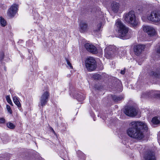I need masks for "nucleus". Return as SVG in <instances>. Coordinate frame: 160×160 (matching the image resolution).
<instances>
[{
	"label": "nucleus",
	"mask_w": 160,
	"mask_h": 160,
	"mask_svg": "<svg viewBox=\"0 0 160 160\" xmlns=\"http://www.w3.org/2000/svg\"><path fill=\"white\" fill-rule=\"evenodd\" d=\"M143 158L144 160H156L155 152L151 150H147L144 152Z\"/></svg>",
	"instance_id": "nucleus-9"
},
{
	"label": "nucleus",
	"mask_w": 160,
	"mask_h": 160,
	"mask_svg": "<svg viewBox=\"0 0 160 160\" xmlns=\"http://www.w3.org/2000/svg\"><path fill=\"white\" fill-rule=\"evenodd\" d=\"M0 23L2 27H5L7 25V22L3 18L0 17Z\"/></svg>",
	"instance_id": "nucleus-21"
},
{
	"label": "nucleus",
	"mask_w": 160,
	"mask_h": 160,
	"mask_svg": "<svg viewBox=\"0 0 160 160\" xmlns=\"http://www.w3.org/2000/svg\"><path fill=\"white\" fill-rule=\"evenodd\" d=\"M130 127L127 130L128 135L134 139L140 140L144 137V132L147 131L148 127L143 122H132L130 123Z\"/></svg>",
	"instance_id": "nucleus-1"
},
{
	"label": "nucleus",
	"mask_w": 160,
	"mask_h": 160,
	"mask_svg": "<svg viewBox=\"0 0 160 160\" xmlns=\"http://www.w3.org/2000/svg\"><path fill=\"white\" fill-rule=\"evenodd\" d=\"M151 75L152 76H154L156 77H157L158 76V74L156 72L153 71L152 72L150 73Z\"/></svg>",
	"instance_id": "nucleus-27"
},
{
	"label": "nucleus",
	"mask_w": 160,
	"mask_h": 160,
	"mask_svg": "<svg viewBox=\"0 0 160 160\" xmlns=\"http://www.w3.org/2000/svg\"><path fill=\"white\" fill-rule=\"evenodd\" d=\"M111 7L112 11L114 12H118L119 8V4L116 2H113L111 5Z\"/></svg>",
	"instance_id": "nucleus-16"
},
{
	"label": "nucleus",
	"mask_w": 160,
	"mask_h": 160,
	"mask_svg": "<svg viewBox=\"0 0 160 160\" xmlns=\"http://www.w3.org/2000/svg\"><path fill=\"white\" fill-rule=\"evenodd\" d=\"M51 130L53 131V132L54 133H55V131H54V130H53V129L52 128H51Z\"/></svg>",
	"instance_id": "nucleus-33"
},
{
	"label": "nucleus",
	"mask_w": 160,
	"mask_h": 160,
	"mask_svg": "<svg viewBox=\"0 0 160 160\" xmlns=\"http://www.w3.org/2000/svg\"><path fill=\"white\" fill-rule=\"evenodd\" d=\"M6 99L7 102L9 103L10 105H12V102L10 98V97L9 96L7 95L6 96Z\"/></svg>",
	"instance_id": "nucleus-26"
},
{
	"label": "nucleus",
	"mask_w": 160,
	"mask_h": 160,
	"mask_svg": "<svg viewBox=\"0 0 160 160\" xmlns=\"http://www.w3.org/2000/svg\"><path fill=\"white\" fill-rule=\"evenodd\" d=\"M152 122L154 124H160V120H159L157 117H155L152 118Z\"/></svg>",
	"instance_id": "nucleus-19"
},
{
	"label": "nucleus",
	"mask_w": 160,
	"mask_h": 160,
	"mask_svg": "<svg viewBox=\"0 0 160 160\" xmlns=\"http://www.w3.org/2000/svg\"><path fill=\"white\" fill-rule=\"evenodd\" d=\"M8 127L9 128L13 129L15 127V126L12 123L9 122L7 123Z\"/></svg>",
	"instance_id": "nucleus-24"
},
{
	"label": "nucleus",
	"mask_w": 160,
	"mask_h": 160,
	"mask_svg": "<svg viewBox=\"0 0 160 160\" xmlns=\"http://www.w3.org/2000/svg\"><path fill=\"white\" fill-rule=\"evenodd\" d=\"M112 99L115 102H118L122 100L123 99V97L121 96H118L115 95L112 96Z\"/></svg>",
	"instance_id": "nucleus-18"
},
{
	"label": "nucleus",
	"mask_w": 160,
	"mask_h": 160,
	"mask_svg": "<svg viewBox=\"0 0 160 160\" xmlns=\"http://www.w3.org/2000/svg\"><path fill=\"white\" fill-rule=\"evenodd\" d=\"M74 97L79 101H82L85 98V97L83 94H80L78 93H75L74 95Z\"/></svg>",
	"instance_id": "nucleus-17"
},
{
	"label": "nucleus",
	"mask_w": 160,
	"mask_h": 160,
	"mask_svg": "<svg viewBox=\"0 0 160 160\" xmlns=\"http://www.w3.org/2000/svg\"><path fill=\"white\" fill-rule=\"evenodd\" d=\"M0 160H1V159H0Z\"/></svg>",
	"instance_id": "nucleus-35"
},
{
	"label": "nucleus",
	"mask_w": 160,
	"mask_h": 160,
	"mask_svg": "<svg viewBox=\"0 0 160 160\" xmlns=\"http://www.w3.org/2000/svg\"><path fill=\"white\" fill-rule=\"evenodd\" d=\"M148 19L152 22H157L160 21V11H155L151 12L150 14L147 16Z\"/></svg>",
	"instance_id": "nucleus-5"
},
{
	"label": "nucleus",
	"mask_w": 160,
	"mask_h": 160,
	"mask_svg": "<svg viewBox=\"0 0 160 160\" xmlns=\"http://www.w3.org/2000/svg\"><path fill=\"white\" fill-rule=\"evenodd\" d=\"M116 25L118 28L119 37L123 39L128 38L127 35L128 31V28L124 25L119 19L117 20Z\"/></svg>",
	"instance_id": "nucleus-2"
},
{
	"label": "nucleus",
	"mask_w": 160,
	"mask_h": 160,
	"mask_svg": "<svg viewBox=\"0 0 160 160\" xmlns=\"http://www.w3.org/2000/svg\"><path fill=\"white\" fill-rule=\"evenodd\" d=\"M5 120L3 118H0V123H3L5 122Z\"/></svg>",
	"instance_id": "nucleus-30"
},
{
	"label": "nucleus",
	"mask_w": 160,
	"mask_h": 160,
	"mask_svg": "<svg viewBox=\"0 0 160 160\" xmlns=\"http://www.w3.org/2000/svg\"><path fill=\"white\" fill-rule=\"evenodd\" d=\"M124 20L127 23L135 26L137 25L138 23V21L136 19L135 12L132 10L126 14Z\"/></svg>",
	"instance_id": "nucleus-3"
},
{
	"label": "nucleus",
	"mask_w": 160,
	"mask_h": 160,
	"mask_svg": "<svg viewBox=\"0 0 160 160\" xmlns=\"http://www.w3.org/2000/svg\"><path fill=\"white\" fill-rule=\"evenodd\" d=\"M102 23L101 22L97 25V29L95 30L96 32H98L101 30V28L102 26Z\"/></svg>",
	"instance_id": "nucleus-23"
},
{
	"label": "nucleus",
	"mask_w": 160,
	"mask_h": 160,
	"mask_svg": "<svg viewBox=\"0 0 160 160\" xmlns=\"http://www.w3.org/2000/svg\"><path fill=\"white\" fill-rule=\"evenodd\" d=\"M124 112L126 115L131 117H134L137 114V110L132 106H126Z\"/></svg>",
	"instance_id": "nucleus-6"
},
{
	"label": "nucleus",
	"mask_w": 160,
	"mask_h": 160,
	"mask_svg": "<svg viewBox=\"0 0 160 160\" xmlns=\"http://www.w3.org/2000/svg\"><path fill=\"white\" fill-rule=\"evenodd\" d=\"M84 47L90 53L95 54L98 52L97 48L91 44L86 43L85 44Z\"/></svg>",
	"instance_id": "nucleus-12"
},
{
	"label": "nucleus",
	"mask_w": 160,
	"mask_h": 160,
	"mask_svg": "<svg viewBox=\"0 0 160 160\" xmlns=\"http://www.w3.org/2000/svg\"><path fill=\"white\" fill-rule=\"evenodd\" d=\"M145 45H143L138 44L134 46V52L137 55H139L144 50Z\"/></svg>",
	"instance_id": "nucleus-13"
},
{
	"label": "nucleus",
	"mask_w": 160,
	"mask_h": 160,
	"mask_svg": "<svg viewBox=\"0 0 160 160\" xmlns=\"http://www.w3.org/2000/svg\"><path fill=\"white\" fill-rule=\"evenodd\" d=\"M19 5L16 4L12 5L8 9L7 14L8 16L11 18L13 17L17 13Z\"/></svg>",
	"instance_id": "nucleus-8"
},
{
	"label": "nucleus",
	"mask_w": 160,
	"mask_h": 160,
	"mask_svg": "<svg viewBox=\"0 0 160 160\" xmlns=\"http://www.w3.org/2000/svg\"><path fill=\"white\" fill-rule=\"evenodd\" d=\"M3 141L4 143H5L6 142L5 141H4V140H3Z\"/></svg>",
	"instance_id": "nucleus-34"
},
{
	"label": "nucleus",
	"mask_w": 160,
	"mask_h": 160,
	"mask_svg": "<svg viewBox=\"0 0 160 160\" xmlns=\"http://www.w3.org/2000/svg\"><path fill=\"white\" fill-rule=\"evenodd\" d=\"M65 59L67 61L68 65L71 68H72V66L71 64L70 63L69 60L66 58H65Z\"/></svg>",
	"instance_id": "nucleus-28"
},
{
	"label": "nucleus",
	"mask_w": 160,
	"mask_h": 160,
	"mask_svg": "<svg viewBox=\"0 0 160 160\" xmlns=\"http://www.w3.org/2000/svg\"><path fill=\"white\" fill-rule=\"evenodd\" d=\"M125 69L123 70H122L121 71L120 73L122 74H124L125 73Z\"/></svg>",
	"instance_id": "nucleus-32"
},
{
	"label": "nucleus",
	"mask_w": 160,
	"mask_h": 160,
	"mask_svg": "<svg viewBox=\"0 0 160 160\" xmlns=\"http://www.w3.org/2000/svg\"><path fill=\"white\" fill-rule=\"evenodd\" d=\"M13 99L14 103L17 106L18 108L20 107V102L18 100V98L14 96L13 98Z\"/></svg>",
	"instance_id": "nucleus-20"
},
{
	"label": "nucleus",
	"mask_w": 160,
	"mask_h": 160,
	"mask_svg": "<svg viewBox=\"0 0 160 160\" xmlns=\"http://www.w3.org/2000/svg\"><path fill=\"white\" fill-rule=\"evenodd\" d=\"M7 108L8 111L11 114L12 113V110L11 109L9 105H7Z\"/></svg>",
	"instance_id": "nucleus-29"
},
{
	"label": "nucleus",
	"mask_w": 160,
	"mask_h": 160,
	"mask_svg": "<svg viewBox=\"0 0 160 160\" xmlns=\"http://www.w3.org/2000/svg\"><path fill=\"white\" fill-rule=\"evenodd\" d=\"M114 46H110L106 48L105 50V56L108 59H110L113 56L115 51Z\"/></svg>",
	"instance_id": "nucleus-10"
},
{
	"label": "nucleus",
	"mask_w": 160,
	"mask_h": 160,
	"mask_svg": "<svg viewBox=\"0 0 160 160\" xmlns=\"http://www.w3.org/2000/svg\"><path fill=\"white\" fill-rule=\"evenodd\" d=\"M49 94L48 92L46 91L42 95L40 99V104L42 108L45 106L47 103Z\"/></svg>",
	"instance_id": "nucleus-11"
},
{
	"label": "nucleus",
	"mask_w": 160,
	"mask_h": 160,
	"mask_svg": "<svg viewBox=\"0 0 160 160\" xmlns=\"http://www.w3.org/2000/svg\"><path fill=\"white\" fill-rule=\"evenodd\" d=\"M4 57V53L2 51L0 52V61H2Z\"/></svg>",
	"instance_id": "nucleus-25"
},
{
	"label": "nucleus",
	"mask_w": 160,
	"mask_h": 160,
	"mask_svg": "<svg viewBox=\"0 0 160 160\" xmlns=\"http://www.w3.org/2000/svg\"><path fill=\"white\" fill-rule=\"evenodd\" d=\"M143 30L146 32L149 35L153 36L156 33L155 29L152 27L146 26L143 27Z\"/></svg>",
	"instance_id": "nucleus-14"
},
{
	"label": "nucleus",
	"mask_w": 160,
	"mask_h": 160,
	"mask_svg": "<svg viewBox=\"0 0 160 160\" xmlns=\"http://www.w3.org/2000/svg\"><path fill=\"white\" fill-rule=\"evenodd\" d=\"M157 52L160 55V46L158 47L157 50Z\"/></svg>",
	"instance_id": "nucleus-31"
},
{
	"label": "nucleus",
	"mask_w": 160,
	"mask_h": 160,
	"mask_svg": "<svg viewBox=\"0 0 160 160\" xmlns=\"http://www.w3.org/2000/svg\"><path fill=\"white\" fill-rule=\"evenodd\" d=\"M142 97L160 98V91H151L142 94Z\"/></svg>",
	"instance_id": "nucleus-7"
},
{
	"label": "nucleus",
	"mask_w": 160,
	"mask_h": 160,
	"mask_svg": "<svg viewBox=\"0 0 160 160\" xmlns=\"http://www.w3.org/2000/svg\"><path fill=\"white\" fill-rule=\"evenodd\" d=\"M92 77L94 80H99L101 79V75L99 74L95 73L93 74Z\"/></svg>",
	"instance_id": "nucleus-22"
},
{
	"label": "nucleus",
	"mask_w": 160,
	"mask_h": 160,
	"mask_svg": "<svg viewBox=\"0 0 160 160\" xmlns=\"http://www.w3.org/2000/svg\"><path fill=\"white\" fill-rule=\"evenodd\" d=\"M79 31L83 33L88 30V25L86 22L81 21L79 23Z\"/></svg>",
	"instance_id": "nucleus-15"
},
{
	"label": "nucleus",
	"mask_w": 160,
	"mask_h": 160,
	"mask_svg": "<svg viewBox=\"0 0 160 160\" xmlns=\"http://www.w3.org/2000/svg\"><path fill=\"white\" fill-rule=\"evenodd\" d=\"M85 66L88 71L94 70L97 67V63L95 59L93 57H89L85 60Z\"/></svg>",
	"instance_id": "nucleus-4"
}]
</instances>
